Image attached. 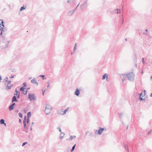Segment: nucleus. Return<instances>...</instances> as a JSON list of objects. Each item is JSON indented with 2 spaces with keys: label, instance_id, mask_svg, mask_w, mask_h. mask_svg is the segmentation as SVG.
Masks as SVG:
<instances>
[{
  "label": "nucleus",
  "instance_id": "aec40b11",
  "mask_svg": "<svg viewBox=\"0 0 152 152\" xmlns=\"http://www.w3.org/2000/svg\"><path fill=\"white\" fill-rule=\"evenodd\" d=\"M26 88H25L24 87H20V91H23L24 92H25V89Z\"/></svg>",
  "mask_w": 152,
  "mask_h": 152
},
{
  "label": "nucleus",
  "instance_id": "69168bd1",
  "mask_svg": "<svg viewBox=\"0 0 152 152\" xmlns=\"http://www.w3.org/2000/svg\"><path fill=\"white\" fill-rule=\"evenodd\" d=\"M79 4H80V3H79V4H78L77 6V7H77H77H78L79 6Z\"/></svg>",
  "mask_w": 152,
  "mask_h": 152
},
{
  "label": "nucleus",
  "instance_id": "0eeeda50",
  "mask_svg": "<svg viewBox=\"0 0 152 152\" xmlns=\"http://www.w3.org/2000/svg\"><path fill=\"white\" fill-rule=\"evenodd\" d=\"M121 77L122 79V81L123 82L125 80V78L127 77V74H121Z\"/></svg>",
  "mask_w": 152,
  "mask_h": 152
},
{
  "label": "nucleus",
  "instance_id": "2eb2a0df",
  "mask_svg": "<svg viewBox=\"0 0 152 152\" xmlns=\"http://www.w3.org/2000/svg\"><path fill=\"white\" fill-rule=\"evenodd\" d=\"M26 6L23 5V7H20V11H22L23 10L26 9Z\"/></svg>",
  "mask_w": 152,
  "mask_h": 152
},
{
  "label": "nucleus",
  "instance_id": "052dcab7",
  "mask_svg": "<svg viewBox=\"0 0 152 152\" xmlns=\"http://www.w3.org/2000/svg\"><path fill=\"white\" fill-rule=\"evenodd\" d=\"M141 73L142 75V74H143V71H142L141 72Z\"/></svg>",
  "mask_w": 152,
  "mask_h": 152
},
{
  "label": "nucleus",
  "instance_id": "5fc2aeb1",
  "mask_svg": "<svg viewBox=\"0 0 152 152\" xmlns=\"http://www.w3.org/2000/svg\"><path fill=\"white\" fill-rule=\"evenodd\" d=\"M15 111L16 112H18V110H15Z\"/></svg>",
  "mask_w": 152,
  "mask_h": 152
},
{
  "label": "nucleus",
  "instance_id": "f704fd0d",
  "mask_svg": "<svg viewBox=\"0 0 152 152\" xmlns=\"http://www.w3.org/2000/svg\"><path fill=\"white\" fill-rule=\"evenodd\" d=\"M27 124H28L29 121H30V119H29V118H28L27 117Z\"/></svg>",
  "mask_w": 152,
  "mask_h": 152
},
{
  "label": "nucleus",
  "instance_id": "37998d69",
  "mask_svg": "<svg viewBox=\"0 0 152 152\" xmlns=\"http://www.w3.org/2000/svg\"><path fill=\"white\" fill-rule=\"evenodd\" d=\"M67 2L68 3H71V0H68Z\"/></svg>",
  "mask_w": 152,
  "mask_h": 152
},
{
  "label": "nucleus",
  "instance_id": "b1692460",
  "mask_svg": "<svg viewBox=\"0 0 152 152\" xmlns=\"http://www.w3.org/2000/svg\"><path fill=\"white\" fill-rule=\"evenodd\" d=\"M76 145L75 144L74 146H73L72 147L71 150V152H72V151H74V150L75 148V147Z\"/></svg>",
  "mask_w": 152,
  "mask_h": 152
},
{
  "label": "nucleus",
  "instance_id": "a19ab883",
  "mask_svg": "<svg viewBox=\"0 0 152 152\" xmlns=\"http://www.w3.org/2000/svg\"><path fill=\"white\" fill-rule=\"evenodd\" d=\"M144 58H142V63L143 64H145V63L144 61Z\"/></svg>",
  "mask_w": 152,
  "mask_h": 152
},
{
  "label": "nucleus",
  "instance_id": "7c9ffc66",
  "mask_svg": "<svg viewBox=\"0 0 152 152\" xmlns=\"http://www.w3.org/2000/svg\"><path fill=\"white\" fill-rule=\"evenodd\" d=\"M77 8L76 7L74 10H72V11H71L70 12H72V13H74L75 11L76 10V9H77Z\"/></svg>",
  "mask_w": 152,
  "mask_h": 152
},
{
  "label": "nucleus",
  "instance_id": "7ed1b4c3",
  "mask_svg": "<svg viewBox=\"0 0 152 152\" xmlns=\"http://www.w3.org/2000/svg\"><path fill=\"white\" fill-rule=\"evenodd\" d=\"M104 130V128H102L101 127H99L98 130H96V131L95 133L96 134L101 135Z\"/></svg>",
  "mask_w": 152,
  "mask_h": 152
},
{
  "label": "nucleus",
  "instance_id": "f03ea898",
  "mask_svg": "<svg viewBox=\"0 0 152 152\" xmlns=\"http://www.w3.org/2000/svg\"><path fill=\"white\" fill-rule=\"evenodd\" d=\"M35 94H29L28 95V98L31 101H34L36 99V97L35 96Z\"/></svg>",
  "mask_w": 152,
  "mask_h": 152
},
{
  "label": "nucleus",
  "instance_id": "ea45409f",
  "mask_svg": "<svg viewBox=\"0 0 152 152\" xmlns=\"http://www.w3.org/2000/svg\"><path fill=\"white\" fill-rule=\"evenodd\" d=\"M11 81H10V80H9V81H8V83H7L8 84H9V85H11V84H10V83H11Z\"/></svg>",
  "mask_w": 152,
  "mask_h": 152
},
{
  "label": "nucleus",
  "instance_id": "8fccbe9b",
  "mask_svg": "<svg viewBox=\"0 0 152 152\" xmlns=\"http://www.w3.org/2000/svg\"><path fill=\"white\" fill-rule=\"evenodd\" d=\"M151 132V130L150 131L148 132V134H150Z\"/></svg>",
  "mask_w": 152,
  "mask_h": 152
},
{
  "label": "nucleus",
  "instance_id": "0e129e2a",
  "mask_svg": "<svg viewBox=\"0 0 152 152\" xmlns=\"http://www.w3.org/2000/svg\"><path fill=\"white\" fill-rule=\"evenodd\" d=\"M88 133V132H86V135L87 134V133Z\"/></svg>",
  "mask_w": 152,
  "mask_h": 152
},
{
  "label": "nucleus",
  "instance_id": "e433bc0d",
  "mask_svg": "<svg viewBox=\"0 0 152 152\" xmlns=\"http://www.w3.org/2000/svg\"><path fill=\"white\" fill-rule=\"evenodd\" d=\"M1 28H0V30L1 31H4V28L3 27H1Z\"/></svg>",
  "mask_w": 152,
  "mask_h": 152
},
{
  "label": "nucleus",
  "instance_id": "20e7f679",
  "mask_svg": "<svg viewBox=\"0 0 152 152\" xmlns=\"http://www.w3.org/2000/svg\"><path fill=\"white\" fill-rule=\"evenodd\" d=\"M87 4L88 3L87 1H86L83 4L81 5L80 7L81 9L82 10H84L86 9L87 8Z\"/></svg>",
  "mask_w": 152,
  "mask_h": 152
},
{
  "label": "nucleus",
  "instance_id": "5701e85b",
  "mask_svg": "<svg viewBox=\"0 0 152 152\" xmlns=\"http://www.w3.org/2000/svg\"><path fill=\"white\" fill-rule=\"evenodd\" d=\"M27 117L28 118H30L31 117V112H29L27 113Z\"/></svg>",
  "mask_w": 152,
  "mask_h": 152
},
{
  "label": "nucleus",
  "instance_id": "6e6552de",
  "mask_svg": "<svg viewBox=\"0 0 152 152\" xmlns=\"http://www.w3.org/2000/svg\"><path fill=\"white\" fill-rule=\"evenodd\" d=\"M50 109V106L48 104H46V107H45V113L46 114L48 115L49 113H50V112L49 111V112L46 113V110H49Z\"/></svg>",
  "mask_w": 152,
  "mask_h": 152
},
{
  "label": "nucleus",
  "instance_id": "bf43d9fd",
  "mask_svg": "<svg viewBox=\"0 0 152 152\" xmlns=\"http://www.w3.org/2000/svg\"><path fill=\"white\" fill-rule=\"evenodd\" d=\"M34 124V123L33 122H32V125L31 126H32V125H33Z\"/></svg>",
  "mask_w": 152,
  "mask_h": 152
},
{
  "label": "nucleus",
  "instance_id": "79ce46f5",
  "mask_svg": "<svg viewBox=\"0 0 152 152\" xmlns=\"http://www.w3.org/2000/svg\"><path fill=\"white\" fill-rule=\"evenodd\" d=\"M14 77V75H11L10 76V78H13Z\"/></svg>",
  "mask_w": 152,
  "mask_h": 152
},
{
  "label": "nucleus",
  "instance_id": "4468645a",
  "mask_svg": "<svg viewBox=\"0 0 152 152\" xmlns=\"http://www.w3.org/2000/svg\"><path fill=\"white\" fill-rule=\"evenodd\" d=\"M106 78L107 79L108 78V75L107 74H104L103 75V76L102 77V79L104 80Z\"/></svg>",
  "mask_w": 152,
  "mask_h": 152
},
{
  "label": "nucleus",
  "instance_id": "f257e3e1",
  "mask_svg": "<svg viewBox=\"0 0 152 152\" xmlns=\"http://www.w3.org/2000/svg\"><path fill=\"white\" fill-rule=\"evenodd\" d=\"M134 74L133 72H130L127 74V77L129 80L134 81Z\"/></svg>",
  "mask_w": 152,
  "mask_h": 152
},
{
  "label": "nucleus",
  "instance_id": "e2e57ef3",
  "mask_svg": "<svg viewBox=\"0 0 152 152\" xmlns=\"http://www.w3.org/2000/svg\"><path fill=\"white\" fill-rule=\"evenodd\" d=\"M46 79V78H45V77L44 78V77H43V78H42V79H43V80H44V79Z\"/></svg>",
  "mask_w": 152,
  "mask_h": 152
},
{
  "label": "nucleus",
  "instance_id": "473e14b6",
  "mask_svg": "<svg viewBox=\"0 0 152 152\" xmlns=\"http://www.w3.org/2000/svg\"><path fill=\"white\" fill-rule=\"evenodd\" d=\"M3 23H4V21H2L1 22V24L0 23V25H1L3 26V27H4V25Z\"/></svg>",
  "mask_w": 152,
  "mask_h": 152
},
{
  "label": "nucleus",
  "instance_id": "4d7b16f0",
  "mask_svg": "<svg viewBox=\"0 0 152 152\" xmlns=\"http://www.w3.org/2000/svg\"><path fill=\"white\" fill-rule=\"evenodd\" d=\"M150 96L152 97V93H151V94H150Z\"/></svg>",
  "mask_w": 152,
  "mask_h": 152
},
{
  "label": "nucleus",
  "instance_id": "13d9d810",
  "mask_svg": "<svg viewBox=\"0 0 152 152\" xmlns=\"http://www.w3.org/2000/svg\"><path fill=\"white\" fill-rule=\"evenodd\" d=\"M145 31H146V32H147L148 31V30H147V29H146L145 30Z\"/></svg>",
  "mask_w": 152,
  "mask_h": 152
},
{
  "label": "nucleus",
  "instance_id": "ddd939ff",
  "mask_svg": "<svg viewBox=\"0 0 152 152\" xmlns=\"http://www.w3.org/2000/svg\"><path fill=\"white\" fill-rule=\"evenodd\" d=\"M0 124H4L5 126H6V124L5 123L4 120V119H1L0 120Z\"/></svg>",
  "mask_w": 152,
  "mask_h": 152
},
{
  "label": "nucleus",
  "instance_id": "f8f14e48",
  "mask_svg": "<svg viewBox=\"0 0 152 152\" xmlns=\"http://www.w3.org/2000/svg\"><path fill=\"white\" fill-rule=\"evenodd\" d=\"M13 86V85H9L7 84V85L6 86V89L7 90H9L11 89V88Z\"/></svg>",
  "mask_w": 152,
  "mask_h": 152
},
{
  "label": "nucleus",
  "instance_id": "de8ad7c7",
  "mask_svg": "<svg viewBox=\"0 0 152 152\" xmlns=\"http://www.w3.org/2000/svg\"><path fill=\"white\" fill-rule=\"evenodd\" d=\"M45 91H46V90H45L44 91H43V92H42V94H43V95H44V92H45Z\"/></svg>",
  "mask_w": 152,
  "mask_h": 152
},
{
  "label": "nucleus",
  "instance_id": "a211bd4d",
  "mask_svg": "<svg viewBox=\"0 0 152 152\" xmlns=\"http://www.w3.org/2000/svg\"><path fill=\"white\" fill-rule=\"evenodd\" d=\"M9 108L10 110H12L14 109V106L11 104L9 106Z\"/></svg>",
  "mask_w": 152,
  "mask_h": 152
},
{
  "label": "nucleus",
  "instance_id": "2f4dec72",
  "mask_svg": "<svg viewBox=\"0 0 152 152\" xmlns=\"http://www.w3.org/2000/svg\"><path fill=\"white\" fill-rule=\"evenodd\" d=\"M77 44L76 43H75V44L74 47V50L76 49V47H77Z\"/></svg>",
  "mask_w": 152,
  "mask_h": 152
},
{
  "label": "nucleus",
  "instance_id": "a18cd8bd",
  "mask_svg": "<svg viewBox=\"0 0 152 152\" xmlns=\"http://www.w3.org/2000/svg\"><path fill=\"white\" fill-rule=\"evenodd\" d=\"M124 6L123 5L122 6V11L123 12H124Z\"/></svg>",
  "mask_w": 152,
  "mask_h": 152
},
{
  "label": "nucleus",
  "instance_id": "bb28decb",
  "mask_svg": "<svg viewBox=\"0 0 152 152\" xmlns=\"http://www.w3.org/2000/svg\"><path fill=\"white\" fill-rule=\"evenodd\" d=\"M8 77H6L4 79V82L5 83H6L8 81Z\"/></svg>",
  "mask_w": 152,
  "mask_h": 152
},
{
  "label": "nucleus",
  "instance_id": "412c9836",
  "mask_svg": "<svg viewBox=\"0 0 152 152\" xmlns=\"http://www.w3.org/2000/svg\"><path fill=\"white\" fill-rule=\"evenodd\" d=\"M69 107H67V108L64 111V113H63V114H62L63 115V114H65L69 110Z\"/></svg>",
  "mask_w": 152,
  "mask_h": 152
},
{
  "label": "nucleus",
  "instance_id": "4c0bfd02",
  "mask_svg": "<svg viewBox=\"0 0 152 152\" xmlns=\"http://www.w3.org/2000/svg\"><path fill=\"white\" fill-rule=\"evenodd\" d=\"M27 90H26V91H25L24 92H23V93L25 95H26L27 94Z\"/></svg>",
  "mask_w": 152,
  "mask_h": 152
},
{
  "label": "nucleus",
  "instance_id": "c9c22d12",
  "mask_svg": "<svg viewBox=\"0 0 152 152\" xmlns=\"http://www.w3.org/2000/svg\"><path fill=\"white\" fill-rule=\"evenodd\" d=\"M18 94V92L17 90H15V93L14 95H17Z\"/></svg>",
  "mask_w": 152,
  "mask_h": 152
},
{
  "label": "nucleus",
  "instance_id": "39448f33",
  "mask_svg": "<svg viewBox=\"0 0 152 152\" xmlns=\"http://www.w3.org/2000/svg\"><path fill=\"white\" fill-rule=\"evenodd\" d=\"M111 13H115L117 14L120 13L121 12V10L120 9H116L115 10H114L112 11H110Z\"/></svg>",
  "mask_w": 152,
  "mask_h": 152
},
{
  "label": "nucleus",
  "instance_id": "864d4df0",
  "mask_svg": "<svg viewBox=\"0 0 152 152\" xmlns=\"http://www.w3.org/2000/svg\"><path fill=\"white\" fill-rule=\"evenodd\" d=\"M2 37H3V40H4V39H5V37H4L3 36H2Z\"/></svg>",
  "mask_w": 152,
  "mask_h": 152
},
{
  "label": "nucleus",
  "instance_id": "774afa93",
  "mask_svg": "<svg viewBox=\"0 0 152 152\" xmlns=\"http://www.w3.org/2000/svg\"><path fill=\"white\" fill-rule=\"evenodd\" d=\"M151 80H152V76H151Z\"/></svg>",
  "mask_w": 152,
  "mask_h": 152
},
{
  "label": "nucleus",
  "instance_id": "6e6d98bb",
  "mask_svg": "<svg viewBox=\"0 0 152 152\" xmlns=\"http://www.w3.org/2000/svg\"><path fill=\"white\" fill-rule=\"evenodd\" d=\"M2 32L3 31H1V33H0V35H2Z\"/></svg>",
  "mask_w": 152,
  "mask_h": 152
},
{
  "label": "nucleus",
  "instance_id": "c85d7f7f",
  "mask_svg": "<svg viewBox=\"0 0 152 152\" xmlns=\"http://www.w3.org/2000/svg\"><path fill=\"white\" fill-rule=\"evenodd\" d=\"M118 114L119 115V118H121L123 116L122 113H118Z\"/></svg>",
  "mask_w": 152,
  "mask_h": 152
},
{
  "label": "nucleus",
  "instance_id": "4be33fe9",
  "mask_svg": "<svg viewBox=\"0 0 152 152\" xmlns=\"http://www.w3.org/2000/svg\"><path fill=\"white\" fill-rule=\"evenodd\" d=\"M9 42H7L5 46L4 47V48L5 49L7 48L8 47Z\"/></svg>",
  "mask_w": 152,
  "mask_h": 152
},
{
  "label": "nucleus",
  "instance_id": "423d86ee",
  "mask_svg": "<svg viewBox=\"0 0 152 152\" xmlns=\"http://www.w3.org/2000/svg\"><path fill=\"white\" fill-rule=\"evenodd\" d=\"M26 117L25 116L23 120V124L24 126V127L25 129H28V126H26Z\"/></svg>",
  "mask_w": 152,
  "mask_h": 152
},
{
  "label": "nucleus",
  "instance_id": "09e8293b",
  "mask_svg": "<svg viewBox=\"0 0 152 152\" xmlns=\"http://www.w3.org/2000/svg\"><path fill=\"white\" fill-rule=\"evenodd\" d=\"M12 104L13 106L14 107V105H15V103H13Z\"/></svg>",
  "mask_w": 152,
  "mask_h": 152
},
{
  "label": "nucleus",
  "instance_id": "1a4fd4ad",
  "mask_svg": "<svg viewBox=\"0 0 152 152\" xmlns=\"http://www.w3.org/2000/svg\"><path fill=\"white\" fill-rule=\"evenodd\" d=\"M31 82L33 84H36L37 86L38 85V83L36 80V79L34 78L31 80Z\"/></svg>",
  "mask_w": 152,
  "mask_h": 152
},
{
  "label": "nucleus",
  "instance_id": "6ab92c4d",
  "mask_svg": "<svg viewBox=\"0 0 152 152\" xmlns=\"http://www.w3.org/2000/svg\"><path fill=\"white\" fill-rule=\"evenodd\" d=\"M138 94L139 95V98H140L139 99L140 101H142L143 100H145L144 99H143L141 97V95H142V93H141L140 94Z\"/></svg>",
  "mask_w": 152,
  "mask_h": 152
},
{
  "label": "nucleus",
  "instance_id": "680f3d73",
  "mask_svg": "<svg viewBox=\"0 0 152 152\" xmlns=\"http://www.w3.org/2000/svg\"><path fill=\"white\" fill-rule=\"evenodd\" d=\"M32 126H31V127H30V129H31V130H32Z\"/></svg>",
  "mask_w": 152,
  "mask_h": 152
},
{
  "label": "nucleus",
  "instance_id": "dca6fc26",
  "mask_svg": "<svg viewBox=\"0 0 152 152\" xmlns=\"http://www.w3.org/2000/svg\"><path fill=\"white\" fill-rule=\"evenodd\" d=\"M64 134H65L64 132H61V135L59 137L61 139H62L64 138Z\"/></svg>",
  "mask_w": 152,
  "mask_h": 152
},
{
  "label": "nucleus",
  "instance_id": "f3484780",
  "mask_svg": "<svg viewBox=\"0 0 152 152\" xmlns=\"http://www.w3.org/2000/svg\"><path fill=\"white\" fill-rule=\"evenodd\" d=\"M75 137H76L75 136H71L70 137V138L67 140H72V139L75 138Z\"/></svg>",
  "mask_w": 152,
  "mask_h": 152
},
{
  "label": "nucleus",
  "instance_id": "3c124183",
  "mask_svg": "<svg viewBox=\"0 0 152 152\" xmlns=\"http://www.w3.org/2000/svg\"><path fill=\"white\" fill-rule=\"evenodd\" d=\"M30 89V88L28 87V88H26L25 89H26L27 90H29Z\"/></svg>",
  "mask_w": 152,
  "mask_h": 152
},
{
  "label": "nucleus",
  "instance_id": "72a5a7b5",
  "mask_svg": "<svg viewBox=\"0 0 152 152\" xmlns=\"http://www.w3.org/2000/svg\"><path fill=\"white\" fill-rule=\"evenodd\" d=\"M23 87H25L26 86V83H23Z\"/></svg>",
  "mask_w": 152,
  "mask_h": 152
},
{
  "label": "nucleus",
  "instance_id": "cd10ccee",
  "mask_svg": "<svg viewBox=\"0 0 152 152\" xmlns=\"http://www.w3.org/2000/svg\"><path fill=\"white\" fill-rule=\"evenodd\" d=\"M57 129L59 130V132L61 133L62 132L61 131V128L60 127H58L57 128Z\"/></svg>",
  "mask_w": 152,
  "mask_h": 152
},
{
  "label": "nucleus",
  "instance_id": "393cba45",
  "mask_svg": "<svg viewBox=\"0 0 152 152\" xmlns=\"http://www.w3.org/2000/svg\"><path fill=\"white\" fill-rule=\"evenodd\" d=\"M124 147L126 151H128L129 149L128 147V145H124Z\"/></svg>",
  "mask_w": 152,
  "mask_h": 152
},
{
  "label": "nucleus",
  "instance_id": "603ef678",
  "mask_svg": "<svg viewBox=\"0 0 152 152\" xmlns=\"http://www.w3.org/2000/svg\"><path fill=\"white\" fill-rule=\"evenodd\" d=\"M19 94H18V95L17 96V97L18 98H19Z\"/></svg>",
  "mask_w": 152,
  "mask_h": 152
},
{
  "label": "nucleus",
  "instance_id": "a878e982",
  "mask_svg": "<svg viewBox=\"0 0 152 152\" xmlns=\"http://www.w3.org/2000/svg\"><path fill=\"white\" fill-rule=\"evenodd\" d=\"M72 11H70L69 12L68 15L69 16H71L74 13H72V12H70Z\"/></svg>",
  "mask_w": 152,
  "mask_h": 152
},
{
  "label": "nucleus",
  "instance_id": "c03bdc74",
  "mask_svg": "<svg viewBox=\"0 0 152 152\" xmlns=\"http://www.w3.org/2000/svg\"><path fill=\"white\" fill-rule=\"evenodd\" d=\"M122 23L123 24L124 22V19L123 17L122 18Z\"/></svg>",
  "mask_w": 152,
  "mask_h": 152
},
{
  "label": "nucleus",
  "instance_id": "49530a36",
  "mask_svg": "<svg viewBox=\"0 0 152 152\" xmlns=\"http://www.w3.org/2000/svg\"><path fill=\"white\" fill-rule=\"evenodd\" d=\"M40 77H44L45 76V75H41L39 76Z\"/></svg>",
  "mask_w": 152,
  "mask_h": 152
},
{
  "label": "nucleus",
  "instance_id": "c756f323",
  "mask_svg": "<svg viewBox=\"0 0 152 152\" xmlns=\"http://www.w3.org/2000/svg\"><path fill=\"white\" fill-rule=\"evenodd\" d=\"M27 143V142H23L22 145V146L23 147Z\"/></svg>",
  "mask_w": 152,
  "mask_h": 152
},
{
  "label": "nucleus",
  "instance_id": "9d476101",
  "mask_svg": "<svg viewBox=\"0 0 152 152\" xmlns=\"http://www.w3.org/2000/svg\"><path fill=\"white\" fill-rule=\"evenodd\" d=\"M75 94L77 96H78L80 94V90L77 88L75 92Z\"/></svg>",
  "mask_w": 152,
  "mask_h": 152
},
{
  "label": "nucleus",
  "instance_id": "58836bf2",
  "mask_svg": "<svg viewBox=\"0 0 152 152\" xmlns=\"http://www.w3.org/2000/svg\"><path fill=\"white\" fill-rule=\"evenodd\" d=\"M19 114H20V117H21V118H22V116H23L22 114L21 113H20Z\"/></svg>",
  "mask_w": 152,
  "mask_h": 152
},
{
  "label": "nucleus",
  "instance_id": "338daca9",
  "mask_svg": "<svg viewBox=\"0 0 152 152\" xmlns=\"http://www.w3.org/2000/svg\"><path fill=\"white\" fill-rule=\"evenodd\" d=\"M125 40H126V41H127V38H126V39H125Z\"/></svg>",
  "mask_w": 152,
  "mask_h": 152
},
{
  "label": "nucleus",
  "instance_id": "9b49d317",
  "mask_svg": "<svg viewBox=\"0 0 152 152\" xmlns=\"http://www.w3.org/2000/svg\"><path fill=\"white\" fill-rule=\"evenodd\" d=\"M18 100L17 99L16 97L15 96H14L12 99V102H16L18 101Z\"/></svg>",
  "mask_w": 152,
  "mask_h": 152
}]
</instances>
